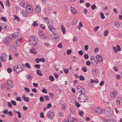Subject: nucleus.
Wrapping results in <instances>:
<instances>
[{
    "instance_id": "nucleus-1",
    "label": "nucleus",
    "mask_w": 122,
    "mask_h": 122,
    "mask_svg": "<svg viewBox=\"0 0 122 122\" xmlns=\"http://www.w3.org/2000/svg\"><path fill=\"white\" fill-rule=\"evenodd\" d=\"M103 113L106 116L110 117H112V111L109 108H107L104 109V111L102 110Z\"/></svg>"
},
{
    "instance_id": "nucleus-2",
    "label": "nucleus",
    "mask_w": 122,
    "mask_h": 122,
    "mask_svg": "<svg viewBox=\"0 0 122 122\" xmlns=\"http://www.w3.org/2000/svg\"><path fill=\"white\" fill-rule=\"evenodd\" d=\"M13 71H16L17 74H19L20 72L24 70V69L21 67L20 66L18 65L16 67L15 66L13 68Z\"/></svg>"
},
{
    "instance_id": "nucleus-3",
    "label": "nucleus",
    "mask_w": 122,
    "mask_h": 122,
    "mask_svg": "<svg viewBox=\"0 0 122 122\" xmlns=\"http://www.w3.org/2000/svg\"><path fill=\"white\" fill-rule=\"evenodd\" d=\"M54 116V113L51 111H50L48 112L47 114V116L48 118L51 119H53Z\"/></svg>"
},
{
    "instance_id": "nucleus-4",
    "label": "nucleus",
    "mask_w": 122,
    "mask_h": 122,
    "mask_svg": "<svg viewBox=\"0 0 122 122\" xmlns=\"http://www.w3.org/2000/svg\"><path fill=\"white\" fill-rule=\"evenodd\" d=\"M88 97H86L84 95L80 94L79 96L78 99L79 100H81V102H84L85 101L87 100Z\"/></svg>"
},
{
    "instance_id": "nucleus-5",
    "label": "nucleus",
    "mask_w": 122,
    "mask_h": 122,
    "mask_svg": "<svg viewBox=\"0 0 122 122\" xmlns=\"http://www.w3.org/2000/svg\"><path fill=\"white\" fill-rule=\"evenodd\" d=\"M2 56L0 57V59L2 62H5L7 60V55L5 53H4L2 54Z\"/></svg>"
},
{
    "instance_id": "nucleus-6",
    "label": "nucleus",
    "mask_w": 122,
    "mask_h": 122,
    "mask_svg": "<svg viewBox=\"0 0 122 122\" xmlns=\"http://www.w3.org/2000/svg\"><path fill=\"white\" fill-rule=\"evenodd\" d=\"M3 41L5 45L10 44L11 42V41H10L8 36L3 38Z\"/></svg>"
},
{
    "instance_id": "nucleus-7",
    "label": "nucleus",
    "mask_w": 122,
    "mask_h": 122,
    "mask_svg": "<svg viewBox=\"0 0 122 122\" xmlns=\"http://www.w3.org/2000/svg\"><path fill=\"white\" fill-rule=\"evenodd\" d=\"M7 85L10 87L12 88L14 86V84L12 81L10 80H8L7 81Z\"/></svg>"
},
{
    "instance_id": "nucleus-8",
    "label": "nucleus",
    "mask_w": 122,
    "mask_h": 122,
    "mask_svg": "<svg viewBox=\"0 0 122 122\" xmlns=\"http://www.w3.org/2000/svg\"><path fill=\"white\" fill-rule=\"evenodd\" d=\"M96 57L99 62H101L102 61L103 58L101 56L98 55L96 56Z\"/></svg>"
},
{
    "instance_id": "nucleus-9",
    "label": "nucleus",
    "mask_w": 122,
    "mask_h": 122,
    "mask_svg": "<svg viewBox=\"0 0 122 122\" xmlns=\"http://www.w3.org/2000/svg\"><path fill=\"white\" fill-rule=\"evenodd\" d=\"M22 98L25 102H28L30 100L29 98L28 97H26L25 95H23L22 96Z\"/></svg>"
},
{
    "instance_id": "nucleus-10",
    "label": "nucleus",
    "mask_w": 122,
    "mask_h": 122,
    "mask_svg": "<svg viewBox=\"0 0 122 122\" xmlns=\"http://www.w3.org/2000/svg\"><path fill=\"white\" fill-rule=\"evenodd\" d=\"M102 111L100 108H96L95 109L96 112L97 113L101 114L102 113Z\"/></svg>"
},
{
    "instance_id": "nucleus-11",
    "label": "nucleus",
    "mask_w": 122,
    "mask_h": 122,
    "mask_svg": "<svg viewBox=\"0 0 122 122\" xmlns=\"http://www.w3.org/2000/svg\"><path fill=\"white\" fill-rule=\"evenodd\" d=\"M48 28L50 29L51 31L52 32H54L55 31V28L51 25H50L48 26Z\"/></svg>"
},
{
    "instance_id": "nucleus-12",
    "label": "nucleus",
    "mask_w": 122,
    "mask_h": 122,
    "mask_svg": "<svg viewBox=\"0 0 122 122\" xmlns=\"http://www.w3.org/2000/svg\"><path fill=\"white\" fill-rule=\"evenodd\" d=\"M91 64L92 65L95 66H97L98 65V62L97 61L95 60H90Z\"/></svg>"
},
{
    "instance_id": "nucleus-13",
    "label": "nucleus",
    "mask_w": 122,
    "mask_h": 122,
    "mask_svg": "<svg viewBox=\"0 0 122 122\" xmlns=\"http://www.w3.org/2000/svg\"><path fill=\"white\" fill-rule=\"evenodd\" d=\"M117 95V93L116 91L115 92L114 91L112 93H111L110 96L112 98H114Z\"/></svg>"
},
{
    "instance_id": "nucleus-14",
    "label": "nucleus",
    "mask_w": 122,
    "mask_h": 122,
    "mask_svg": "<svg viewBox=\"0 0 122 122\" xmlns=\"http://www.w3.org/2000/svg\"><path fill=\"white\" fill-rule=\"evenodd\" d=\"M70 10L72 14H75L77 13V12L76 10L72 7H70Z\"/></svg>"
},
{
    "instance_id": "nucleus-15",
    "label": "nucleus",
    "mask_w": 122,
    "mask_h": 122,
    "mask_svg": "<svg viewBox=\"0 0 122 122\" xmlns=\"http://www.w3.org/2000/svg\"><path fill=\"white\" fill-rule=\"evenodd\" d=\"M117 101L118 103L120 105H122V98H118L117 100Z\"/></svg>"
},
{
    "instance_id": "nucleus-16",
    "label": "nucleus",
    "mask_w": 122,
    "mask_h": 122,
    "mask_svg": "<svg viewBox=\"0 0 122 122\" xmlns=\"http://www.w3.org/2000/svg\"><path fill=\"white\" fill-rule=\"evenodd\" d=\"M26 9H27V10H26V11H27V13L28 14H30L33 11L32 10V9L31 7L29 8L27 7H26Z\"/></svg>"
},
{
    "instance_id": "nucleus-17",
    "label": "nucleus",
    "mask_w": 122,
    "mask_h": 122,
    "mask_svg": "<svg viewBox=\"0 0 122 122\" xmlns=\"http://www.w3.org/2000/svg\"><path fill=\"white\" fill-rule=\"evenodd\" d=\"M30 52L35 54H37V52H36L34 49H30Z\"/></svg>"
},
{
    "instance_id": "nucleus-18",
    "label": "nucleus",
    "mask_w": 122,
    "mask_h": 122,
    "mask_svg": "<svg viewBox=\"0 0 122 122\" xmlns=\"http://www.w3.org/2000/svg\"><path fill=\"white\" fill-rule=\"evenodd\" d=\"M81 90V94L84 95L85 93L86 90L82 86Z\"/></svg>"
},
{
    "instance_id": "nucleus-19",
    "label": "nucleus",
    "mask_w": 122,
    "mask_h": 122,
    "mask_svg": "<svg viewBox=\"0 0 122 122\" xmlns=\"http://www.w3.org/2000/svg\"><path fill=\"white\" fill-rule=\"evenodd\" d=\"M61 28L63 34H65L66 32V29L64 26L62 25H61Z\"/></svg>"
},
{
    "instance_id": "nucleus-20",
    "label": "nucleus",
    "mask_w": 122,
    "mask_h": 122,
    "mask_svg": "<svg viewBox=\"0 0 122 122\" xmlns=\"http://www.w3.org/2000/svg\"><path fill=\"white\" fill-rule=\"evenodd\" d=\"M9 39L10 40L12 41V40L15 38V37L13 35H10L9 36H8Z\"/></svg>"
},
{
    "instance_id": "nucleus-21",
    "label": "nucleus",
    "mask_w": 122,
    "mask_h": 122,
    "mask_svg": "<svg viewBox=\"0 0 122 122\" xmlns=\"http://www.w3.org/2000/svg\"><path fill=\"white\" fill-rule=\"evenodd\" d=\"M31 75V74H30L29 75H27L26 76V78H27L29 80H31L32 79Z\"/></svg>"
},
{
    "instance_id": "nucleus-22",
    "label": "nucleus",
    "mask_w": 122,
    "mask_h": 122,
    "mask_svg": "<svg viewBox=\"0 0 122 122\" xmlns=\"http://www.w3.org/2000/svg\"><path fill=\"white\" fill-rule=\"evenodd\" d=\"M36 72L38 75L41 76H42L43 75V74L40 70H37Z\"/></svg>"
},
{
    "instance_id": "nucleus-23",
    "label": "nucleus",
    "mask_w": 122,
    "mask_h": 122,
    "mask_svg": "<svg viewBox=\"0 0 122 122\" xmlns=\"http://www.w3.org/2000/svg\"><path fill=\"white\" fill-rule=\"evenodd\" d=\"M14 112L15 113H17L18 117L19 118H20L21 117V115L19 111H16L15 110H14Z\"/></svg>"
},
{
    "instance_id": "nucleus-24",
    "label": "nucleus",
    "mask_w": 122,
    "mask_h": 122,
    "mask_svg": "<svg viewBox=\"0 0 122 122\" xmlns=\"http://www.w3.org/2000/svg\"><path fill=\"white\" fill-rule=\"evenodd\" d=\"M41 10L40 7L38 6H37L35 8V11L36 12H39Z\"/></svg>"
},
{
    "instance_id": "nucleus-25",
    "label": "nucleus",
    "mask_w": 122,
    "mask_h": 122,
    "mask_svg": "<svg viewBox=\"0 0 122 122\" xmlns=\"http://www.w3.org/2000/svg\"><path fill=\"white\" fill-rule=\"evenodd\" d=\"M78 20L77 19L75 18V19L72 23V25H75L76 23L77 22Z\"/></svg>"
},
{
    "instance_id": "nucleus-26",
    "label": "nucleus",
    "mask_w": 122,
    "mask_h": 122,
    "mask_svg": "<svg viewBox=\"0 0 122 122\" xmlns=\"http://www.w3.org/2000/svg\"><path fill=\"white\" fill-rule=\"evenodd\" d=\"M114 24L117 27H119L120 26L119 22L118 21L114 22Z\"/></svg>"
},
{
    "instance_id": "nucleus-27",
    "label": "nucleus",
    "mask_w": 122,
    "mask_h": 122,
    "mask_svg": "<svg viewBox=\"0 0 122 122\" xmlns=\"http://www.w3.org/2000/svg\"><path fill=\"white\" fill-rule=\"evenodd\" d=\"M49 78L51 81H54L55 79L54 77L52 76H50L49 77Z\"/></svg>"
},
{
    "instance_id": "nucleus-28",
    "label": "nucleus",
    "mask_w": 122,
    "mask_h": 122,
    "mask_svg": "<svg viewBox=\"0 0 122 122\" xmlns=\"http://www.w3.org/2000/svg\"><path fill=\"white\" fill-rule=\"evenodd\" d=\"M33 25L34 27L37 26L38 25V24L36 21H35L33 23Z\"/></svg>"
},
{
    "instance_id": "nucleus-29",
    "label": "nucleus",
    "mask_w": 122,
    "mask_h": 122,
    "mask_svg": "<svg viewBox=\"0 0 122 122\" xmlns=\"http://www.w3.org/2000/svg\"><path fill=\"white\" fill-rule=\"evenodd\" d=\"M24 89L25 91L29 93L30 92V89L27 87H25L24 88Z\"/></svg>"
},
{
    "instance_id": "nucleus-30",
    "label": "nucleus",
    "mask_w": 122,
    "mask_h": 122,
    "mask_svg": "<svg viewBox=\"0 0 122 122\" xmlns=\"http://www.w3.org/2000/svg\"><path fill=\"white\" fill-rule=\"evenodd\" d=\"M15 19L17 21L19 22L20 21V19L18 16H16L15 15H14Z\"/></svg>"
},
{
    "instance_id": "nucleus-31",
    "label": "nucleus",
    "mask_w": 122,
    "mask_h": 122,
    "mask_svg": "<svg viewBox=\"0 0 122 122\" xmlns=\"http://www.w3.org/2000/svg\"><path fill=\"white\" fill-rule=\"evenodd\" d=\"M64 71L65 73L67 74L68 72L69 69L68 68H66L64 69Z\"/></svg>"
},
{
    "instance_id": "nucleus-32",
    "label": "nucleus",
    "mask_w": 122,
    "mask_h": 122,
    "mask_svg": "<svg viewBox=\"0 0 122 122\" xmlns=\"http://www.w3.org/2000/svg\"><path fill=\"white\" fill-rule=\"evenodd\" d=\"M112 49L114 52L115 53H117V50L116 47L113 46L112 47Z\"/></svg>"
},
{
    "instance_id": "nucleus-33",
    "label": "nucleus",
    "mask_w": 122,
    "mask_h": 122,
    "mask_svg": "<svg viewBox=\"0 0 122 122\" xmlns=\"http://www.w3.org/2000/svg\"><path fill=\"white\" fill-rule=\"evenodd\" d=\"M15 37V38L18 37L19 36V34L17 32H15L13 34Z\"/></svg>"
},
{
    "instance_id": "nucleus-34",
    "label": "nucleus",
    "mask_w": 122,
    "mask_h": 122,
    "mask_svg": "<svg viewBox=\"0 0 122 122\" xmlns=\"http://www.w3.org/2000/svg\"><path fill=\"white\" fill-rule=\"evenodd\" d=\"M25 65L27 67V68H28L29 69H30L31 68V66L30 65H29V64H28V63H26L25 64Z\"/></svg>"
},
{
    "instance_id": "nucleus-35",
    "label": "nucleus",
    "mask_w": 122,
    "mask_h": 122,
    "mask_svg": "<svg viewBox=\"0 0 122 122\" xmlns=\"http://www.w3.org/2000/svg\"><path fill=\"white\" fill-rule=\"evenodd\" d=\"M108 33V30H106L104 33V34L105 36H107Z\"/></svg>"
},
{
    "instance_id": "nucleus-36",
    "label": "nucleus",
    "mask_w": 122,
    "mask_h": 122,
    "mask_svg": "<svg viewBox=\"0 0 122 122\" xmlns=\"http://www.w3.org/2000/svg\"><path fill=\"white\" fill-rule=\"evenodd\" d=\"M91 8L93 10H94L97 8V7L96 5L95 4H94L91 6Z\"/></svg>"
},
{
    "instance_id": "nucleus-37",
    "label": "nucleus",
    "mask_w": 122,
    "mask_h": 122,
    "mask_svg": "<svg viewBox=\"0 0 122 122\" xmlns=\"http://www.w3.org/2000/svg\"><path fill=\"white\" fill-rule=\"evenodd\" d=\"M79 79L81 81H83L85 80V78L83 76L81 75L79 77Z\"/></svg>"
},
{
    "instance_id": "nucleus-38",
    "label": "nucleus",
    "mask_w": 122,
    "mask_h": 122,
    "mask_svg": "<svg viewBox=\"0 0 122 122\" xmlns=\"http://www.w3.org/2000/svg\"><path fill=\"white\" fill-rule=\"evenodd\" d=\"M44 97L45 98V100L46 101H47L49 100V97L48 96L46 95Z\"/></svg>"
},
{
    "instance_id": "nucleus-39",
    "label": "nucleus",
    "mask_w": 122,
    "mask_h": 122,
    "mask_svg": "<svg viewBox=\"0 0 122 122\" xmlns=\"http://www.w3.org/2000/svg\"><path fill=\"white\" fill-rule=\"evenodd\" d=\"M100 15L101 18L102 19H104L105 18V17L104 16V14L102 13L101 12L100 13Z\"/></svg>"
},
{
    "instance_id": "nucleus-40",
    "label": "nucleus",
    "mask_w": 122,
    "mask_h": 122,
    "mask_svg": "<svg viewBox=\"0 0 122 122\" xmlns=\"http://www.w3.org/2000/svg\"><path fill=\"white\" fill-rule=\"evenodd\" d=\"M82 70L84 72H86L87 71V69L85 67H83L82 68Z\"/></svg>"
},
{
    "instance_id": "nucleus-41",
    "label": "nucleus",
    "mask_w": 122,
    "mask_h": 122,
    "mask_svg": "<svg viewBox=\"0 0 122 122\" xmlns=\"http://www.w3.org/2000/svg\"><path fill=\"white\" fill-rule=\"evenodd\" d=\"M35 67L38 69H39L40 67V65L39 64H36L34 65Z\"/></svg>"
},
{
    "instance_id": "nucleus-42",
    "label": "nucleus",
    "mask_w": 122,
    "mask_h": 122,
    "mask_svg": "<svg viewBox=\"0 0 122 122\" xmlns=\"http://www.w3.org/2000/svg\"><path fill=\"white\" fill-rule=\"evenodd\" d=\"M117 49L118 51H121V48L120 46L118 45H117Z\"/></svg>"
},
{
    "instance_id": "nucleus-43",
    "label": "nucleus",
    "mask_w": 122,
    "mask_h": 122,
    "mask_svg": "<svg viewBox=\"0 0 122 122\" xmlns=\"http://www.w3.org/2000/svg\"><path fill=\"white\" fill-rule=\"evenodd\" d=\"M68 121H66V122H70L71 121V115L70 114H69L68 117Z\"/></svg>"
},
{
    "instance_id": "nucleus-44",
    "label": "nucleus",
    "mask_w": 122,
    "mask_h": 122,
    "mask_svg": "<svg viewBox=\"0 0 122 122\" xmlns=\"http://www.w3.org/2000/svg\"><path fill=\"white\" fill-rule=\"evenodd\" d=\"M41 38H43L45 39V38H46V36H45L44 34H43L41 35V34H40V36H39Z\"/></svg>"
},
{
    "instance_id": "nucleus-45",
    "label": "nucleus",
    "mask_w": 122,
    "mask_h": 122,
    "mask_svg": "<svg viewBox=\"0 0 122 122\" xmlns=\"http://www.w3.org/2000/svg\"><path fill=\"white\" fill-rule=\"evenodd\" d=\"M79 115L80 116H83L84 113L82 111H79Z\"/></svg>"
},
{
    "instance_id": "nucleus-46",
    "label": "nucleus",
    "mask_w": 122,
    "mask_h": 122,
    "mask_svg": "<svg viewBox=\"0 0 122 122\" xmlns=\"http://www.w3.org/2000/svg\"><path fill=\"white\" fill-rule=\"evenodd\" d=\"M65 106V105L64 104L62 105L61 107V109L62 110H64L66 109Z\"/></svg>"
},
{
    "instance_id": "nucleus-47",
    "label": "nucleus",
    "mask_w": 122,
    "mask_h": 122,
    "mask_svg": "<svg viewBox=\"0 0 122 122\" xmlns=\"http://www.w3.org/2000/svg\"><path fill=\"white\" fill-rule=\"evenodd\" d=\"M71 50H68L67 51V53L68 55H70L71 52Z\"/></svg>"
},
{
    "instance_id": "nucleus-48",
    "label": "nucleus",
    "mask_w": 122,
    "mask_h": 122,
    "mask_svg": "<svg viewBox=\"0 0 122 122\" xmlns=\"http://www.w3.org/2000/svg\"><path fill=\"white\" fill-rule=\"evenodd\" d=\"M75 104L76 106L78 108L80 106V105L77 101L76 102Z\"/></svg>"
},
{
    "instance_id": "nucleus-49",
    "label": "nucleus",
    "mask_w": 122,
    "mask_h": 122,
    "mask_svg": "<svg viewBox=\"0 0 122 122\" xmlns=\"http://www.w3.org/2000/svg\"><path fill=\"white\" fill-rule=\"evenodd\" d=\"M37 41H33L32 42V44H31L32 46H34L36 45V44H37Z\"/></svg>"
},
{
    "instance_id": "nucleus-50",
    "label": "nucleus",
    "mask_w": 122,
    "mask_h": 122,
    "mask_svg": "<svg viewBox=\"0 0 122 122\" xmlns=\"http://www.w3.org/2000/svg\"><path fill=\"white\" fill-rule=\"evenodd\" d=\"M11 103L14 105H16V102L15 101H14L13 100H11Z\"/></svg>"
},
{
    "instance_id": "nucleus-51",
    "label": "nucleus",
    "mask_w": 122,
    "mask_h": 122,
    "mask_svg": "<svg viewBox=\"0 0 122 122\" xmlns=\"http://www.w3.org/2000/svg\"><path fill=\"white\" fill-rule=\"evenodd\" d=\"M69 110L73 114H74L75 113V112L74 111L73 109L71 108H70L69 109Z\"/></svg>"
},
{
    "instance_id": "nucleus-52",
    "label": "nucleus",
    "mask_w": 122,
    "mask_h": 122,
    "mask_svg": "<svg viewBox=\"0 0 122 122\" xmlns=\"http://www.w3.org/2000/svg\"><path fill=\"white\" fill-rule=\"evenodd\" d=\"M84 57L85 59H87L89 58V56L87 54H85L84 55Z\"/></svg>"
},
{
    "instance_id": "nucleus-53",
    "label": "nucleus",
    "mask_w": 122,
    "mask_h": 122,
    "mask_svg": "<svg viewBox=\"0 0 122 122\" xmlns=\"http://www.w3.org/2000/svg\"><path fill=\"white\" fill-rule=\"evenodd\" d=\"M78 53L81 56L83 54V52L81 50H80L79 51Z\"/></svg>"
},
{
    "instance_id": "nucleus-54",
    "label": "nucleus",
    "mask_w": 122,
    "mask_h": 122,
    "mask_svg": "<svg viewBox=\"0 0 122 122\" xmlns=\"http://www.w3.org/2000/svg\"><path fill=\"white\" fill-rule=\"evenodd\" d=\"M8 105L10 108H11L12 107V105L10 102H7Z\"/></svg>"
},
{
    "instance_id": "nucleus-55",
    "label": "nucleus",
    "mask_w": 122,
    "mask_h": 122,
    "mask_svg": "<svg viewBox=\"0 0 122 122\" xmlns=\"http://www.w3.org/2000/svg\"><path fill=\"white\" fill-rule=\"evenodd\" d=\"M39 100L41 102H43L44 100V97H41L40 98Z\"/></svg>"
},
{
    "instance_id": "nucleus-56",
    "label": "nucleus",
    "mask_w": 122,
    "mask_h": 122,
    "mask_svg": "<svg viewBox=\"0 0 122 122\" xmlns=\"http://www.w3.org/2000/svg\"><path fill=\"white\" fill-rule=\"evenodd\" d=\"M1 19L3 21H7V19L5 17H2L1 18Z\"/></svg>"
},
{
    "instance_id": "nucleus-57",
    "label": "nucleus",
    "mask_w": 122,
    "mask_h": 122,
    "mask_svg": "<svg viewBox=\"0 0 122 122\" xmlns=\"http://www.w3.org/2000/svg\"><path fill=\"white\" fill-rule=\"evenodd\" d=\"M49 95L50 97L52 98H53L54 97V95L53 93H50Z\"/></svg>"
},
{
    "instance_id": "nucleus-58",
    "label": "nucleus",
    "mask_w": 122,
    "mask_h": 122,
    "mask_svg": "<svg viewBox=\"0 0 122 122\" xmlns=\"http://www.w3.org/2000/svg\"><path fill=\"white\" fill-rule=\"evenodd\" d=\"M25 3L24 2H20V6L22 7H24V6Z\"/></svg>"
},
{
    "instance_id": "nucleus-59",
    "label": "nucleus",
    "mask_w": 122,
    "mask_h": 122,
    "mask_svg": "<svg viewBox=\"0 0 122 122\" xmlns=\"http://www.w3.org/2000/svg\"><path fill=\"white\" fill-rule=\"evenodd\" d=\"M7 71L8 73H10L12 71V70L11 68H8Z\"/></svg>"
},
{
    "instance_id": "nucleus-60",
    "label": "nucleus",
    "mask_w": 122,
    "mask_h": 122,
    "mask_svg": "<svg viewBox=\"0 0 122 122\" xmlns=\"http://www.w3.org/2000/svg\"><path fill=\"white\" fill-rule=\"evenodd\" d=\"M49 8H46L45 11V13H48V14H49Z\"/></svg>"
},
{
    "instance_id": "nucleus-61",
    "label": "nucleus",
    "mask_w": 122,
    "mask_h": 122,
    "mask_svg": "<svg viewBox=\"0 0 122 122\" xmlns=\"http://www.w3.org/2000/svg\"><path fill=\"white\" fill-rule=\"evenodd\" d=\"M88 48H89L88 46L87 45H86L85 46V47H84L85 50L86 51H87L88 50Z\"/></svg>"
},
{
    "instance_id": "nucleus-62",
    "label": "nucleus",
    "mask_w": 122,
    "mask_h": 122,
    "mask_svg": "<svg viewBox=\"0 0 122 122\" xmlns=\"http://www.w3.org/2000/svg\"><path fill=\"white\" fill-rule=\"evenodd\" d=\"M40 116L41 118H43L44 117V115L43 113V112H41V113Z\"/></svg>"
},
{
    "instance_id": "nucleus-63",
    "label": "nucleus",
    "mask_w": 122,
    "mask_h": 122,
    "mask_svg": "<svg viewBox=\"0 0 122 122\" xmlns=\"http://www.w3.org/2000/svg\"><path fill=\"white\" fill-rule=\"evenodd\" d=\"M36 61L37 63H39L40 61V59L39 58H37L35 60Z\"/></svg>"
},
{
    "instance_id": "nucleus-64",
    "label": "nucleus",
    "mask_w": 122,
    "mask_h": 122,
    "mask_svg": "<svg viewBox=\"0 0 122 122\" xmlns=\"http://www.w3.org/2000/svg\"><path fill=\"white\" fill-rule=\"evenodd\" d=\"M42 92L43 93H47V91L45 89H42Z\"/></svg>"
}]
</instances>
